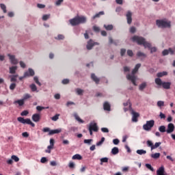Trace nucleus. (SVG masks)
Returning <instances> with one entry per match:
<instances>
[{"label":"nucleus","mask_w":175,"mask_h":175,"mask_svg":"<svg viewBox=\"0 0 175 175\" xmlns=\"http://www.w3.org/2000/svg\"><path fill=\"white\" fill-rule=\"evenodd\" d=\"M131 40L133 42H135V43H137V44H139V46H144V49H149L150 50L151 54L152 53H157V47L153 46L151 47V43L148 42L146 38L142 36H134L132 38Z\"/></svg>","instance_id":"f257e3e1"},{"label":"nucleus","mask_w":175,"mask_h":175,"mask_svg":"<svg viewBox=\"0 0 175 175\" xmlns=\"http://www.w3.org/2000/svg\"><path fill=\"white\" fill-rule=\"evenodd\" d=\"M142 67V64H137L131 71V74H127L126 75V78L129 80V81H131L133 85H137V83H136V81H137V77L135 75L137 72H139V69Z\"/></svg>","instance_id":"f03ea898"},{"label":"nucleus","mask_w":175,"mask_h":175,"mask_svg":"<svg viewBox=\"0 0 175 175\" xmlns=\"http://www.w3.org/2000/svg\"><path fill=\"white\" fill-rule=\"evenodd\" d=\"M69 21L70 24H71L72 27H75L76 25H79V24H85L87 23V17L84 16H77L75 18L70 19Z\"/></svg>","instance_id":"7ed1b4c3"},{"label":"nucleus","mask_w":175,"mask_h":175,"mask_svg":"<svg viewBox=\"0 0 175 175\" xmlns=\"http://www.w3.org/2000/svg\"><path fill=\"white\" fill-rule=\"evenodd\" d=\"M156 25L159 28H170L172 27L171 22L166 20H157Z\"/></svg>","instance_id":"20e7f679"},{"label":"nucleus","mask_w":175,"mask_h":175,"mask_svg":"<svg viewBox=\"0 0 175 175\" xmlns=\"http://www.w3.org/2000/svg\"><path fill=\"white\" fill-rule=\"evenodd\" d=\"M154 124H155V121L154 120H148L146 121V123L143 125V129L144 131L150 132V131H151V129L154 127Z\"/></svg>","instance_id":"39448f33"},{"label":"nucleus","mask_w":175,"mask_h":175,"mask_svg":"<svg viewBox=\"0 0 175 175\" xmlns=\"http://www.w3.org/2000/svg\"><path fill=\"white\" fill-rule=\"evenodd\" d=\"M17 120L18 122H21V124H27L28 125H31L33 128L35 126V123L32 122L29 118L24 119V118L18 117Z\"/></svg>","instance_id":"423d86ee"},{"label":"nucleus","mask_w":175,"mask_h":175,"mask_svg":"<svg viewBox=\"0 0 175 175\" xmlns=\"http://www.w3.org/2000/svg\"><path fill=\"white\" fill-rule=\"evenodd\" d=\"M94 46H99L98 42H95L92 39H90L89 41H88V44L86 45L87 50H92V47Z\"/></svg>","instance_id":"0eeeda50"},{"label":"nucleus","mask_w":175,"mask_h":175,"mask_svg":"<svg viewBox=\"0 0 175 175\" xmlns=\"http://www.w3.org/2000/svg\"><path fill=\"white\" fill-rule=\"evenodd\" d=\"M8 57H9V59L12 65H17V64H18V59L16 58L14 55L8 54Z\"/></svg>","instance_id":"6e6552de"},{"label":"nucleus","mask_w":175,"mask_h":175,"mask_svg":"<svg viewBox=\"0 0 175 175\" xmlns=\"http://www.w3.org/2000/svg\"><path fill=\"white\" fill-rule=\"evenodd\" d=\"M130 111H131V114H132V122H137V118H139V113H137V112H135V111L133 110V109H131L130 110Z\"/></svg>","instance_id":"1a4fd4ad"},{"label":"nucleus","mask_w":175,"mask_h":175,"mask_svg":"<svg viewBox=\"0 0 175 175\" xmlns=\"http://www.w3.org/2000/svg\"><path fill=\"white\" fill-rule=\"evenodd\" d=\"M137 58H139V59H140V61H144V59H146V58H147V54L139 51L137 52L136 54Z\"/></svg>","instance_id":"9d476101"},{"label":"nucleus","mask_w":175,"mask_h":175,"mask_svg":"<svg viewBox=\"0 0 175 175\" xmlns=\"http://www.w3.org/2000/svg\"><path fill=\"white\" fill-rule=\"evenodd\" d=\"M167 133H173L174 132V124L173 123H169L166 129Z\"/></svg>","instance_id":"9b49d317"},{"label":"nucleus","mask_w":175,"mask_h":175,"mask_svg":"<svg viewBox=\"0 0 175 175\" xmlns=\"http://www.w3.org/2000/svg\"><path fill=\"white\" fill-rule=\"evenodd\" d=\"M89 129L93 131L94 132H98V125L96 122H92L89 125Z\"/></svg>","instance_id":"f8f14e48"},{"label":"nucleus","mask_w":175,"mask_h":175,"mask_svg":"<svg viewBox=\"0 0 175 175\" xmlns=\"http://www.w3.org/2000/svg\"><path fill=\"white\" fill-rule=\"evenodd\" d=\"M126 21H127V24H132V12L131 11H128L126 14Z\"/></svg>","instance_id":"ddd939ff"},{"label":"nucleus","mask_w":175,"mask_h":175,"mask_svg":"<svg viewBox=\"0 0 175 175\" xmlns=\"http://www.w3.org/2000/svg\"><path fill=\"white\" fill-rule=\"evenodd\" d=\"M17 77H18V74H12L11 75L9 76L10 78V81L11 83H16V81H17Z\"/></svg>","instance_id":"4468645a"},{"label":"nucleus","mask_w":175,"mask_h":175,"mask_svg":"<svg viewBox=\"0 0 175 175\" xmlns=\"http://www.w3.org/2000/svg\"><path fill=\"white\" fill-rule=\"evenodd\" d=\"M31 119L34 122H39L40 121V115L39 113H35L32 116Z\"/></svg>","instance_id":"2eb2a0df"},{"label":"nucleus","mask_w":175,"mask_h":175,"mask_svg":"<svg viewBox=\"0 0 175 175\" xmlns=\"http://www.w3.org/2000/svg\"><path fill=\"white\" fill-rule=\"evenodd\" d=\"M17 66H12L9 68V73L10 75H16V72H17Z\"/></svg>","instance_id":"dca6fc26"},{"label":"nucleus","mask_w":175,"mask_h":175,"mask_svg":"<svg viewBox=\"0 0 175 175\" xmlns=\"http://www.w3.org/2000/svg\"><path fill=\"white\" fill-rule=\"evenodd\" d=\"M91 79L96 84H98L99 82L100 81V79H99L98 77H96V75L95 74H94V73L91 74Z\"/></svg>","instance_id":"f3484780"},{"label":"nucleus","mask_w":175,"mask_h":175,"mask_svg":"<svg viewBox=\"0 0 175 175\" xmlns=\"http://www.w3.org/2000/svg\"><path fill=\"white\" fill-rule=\"evenodd\" d=\"M157 175H165V167L161 166L157 170Z\"/></svg>","instance_id":"a211bd4d"},{"label":"nucleus","mask_w":175,"mask_h":175,"mask_svg":"<svg viewBox=\"0 0 175 175\" xmlns=\"http://www.w3.org/2000/svg\"><path fill=\"white\" fill-rule=\"evenodd\" d=\"M163 88L165 90H170V85H172V83L170 82H163V84L161 85Z\"/></svg>","instance_id":"6ab92c4d"},{"label":"nucleus","mask_w":175,"mask_h":175,"mask_svg":"<svg viewBox=\"0 0 175 175\" xmlns=\"http://www.w3.org/2000/svg\"><path fill=\"white\" fill-rule=\"evenodd\" d=\"M25 73H27V77L35 76V71L32 68H29Z\"/></svg>","instance_id":"aec40b11"},{"label":"nucleus","mask_w":175,"mask_h":175,"mask_svg":"<svg viewBox=\"0 0 175 175\" xmlns=\"http://www.w3.org/2000/svg\"><path fill=\"white\" fill-rule=\"evenodd\" d=\"M105 15V12L100 11L98 13L96 14L94 16H92V20H95V18H99L100 16Z\"/></svg>","instance_id":"412c9836"},{"label":"nucleus","mask_w":175,"mask_h":175,"mask_svg":"<svg viewBox=\"0 0 175 175\" xmlns=\"http://www.w3.org/2000/svg\"><path fill=\"white\" fill-rule=\"evenodd\" d=\"M103 108L106 111H110V104L108 102H105L103 105Z\"/></svg>","instance_id":"4be33fe9"},{"label":"nucleus","mask_w":175,"mask_h":175,"mask_svg":"<svg viewBox=\"0 0 175 175\" xmlns=\"http://www.w3.org/2000/svg\"><path fill=\"white\" fill-rule=\"evenodd\" d=\"M168 72L166 71H163L160 72H157V77L160 79V77H163V76H167Z\"/></svg>","instance_id":"5701e85b"},{"label":"nucleus","mask_w":175,"mask_h":175,"mask_svg":"<svg viewBox=\"0 0 175 175\" xmlns=\"http://www.w3.org/2000/svg\"><path fill=\"white\" fill-rule=\"evenodd\" d=\"M146 87H147V83L146 82H143L139 86V91H144V89L146 88Z\"/></svg>","instance_id":"b1692460"},{"label":"nucleus","mask_w":175,"mask_h":175,"mask_svg":"<svg viewBox=\"0 0 175 175\" xmlns=\"http://www.w3.org/2000/svg\"><path fill=\"white\" fill-rule=\"evenodd\" d=\"M118 152H120V150L118 147H114L111 149V154L113 155H117V154H118Z\"/></svg>","instance_id":"393cba45"},{"label":"nucleus","mask_w":175,"mask_h":175,"mask_svg":"<svg viewBox=\"0 0 175 175\" xmlns=\"http://www.w3.org/2000/svg\"><path fill=\"white\" fill-rule=\"evenodd\" d=\"M154 82L157 85H162L163 83V81H162V79L161 78L158 77L154 79Z\"/></svg>","instance_id":"a878e982"},{"label":"nucleus","mask_w":175,"mask_h":175,"mask_svg":"<svg viewBox=\"0 0 175 175\" xmlns=\"http://www.w3.org/2000/svg\"><path fill=\"white\" fill-rule=\"evenodd\" d=\"M136 152L138 154V155H144L147 154V151L143 149L137 150Z\"/></svg>","instance_id":"bb28decb"},{"label":"nucleus","mask_w":175,"mask_h":175,"mask_svg":"<svg viewBox=\"0 0 175 175\" xmlns=\"http://www.w3.org/2000/svg\"><path fill=\"white\" fill-rule=\"evenodd\" d=\"M30 88L32 91V92H38V88L36 87V85H35L34 83H32L31 85H30Z\"/></svg>","instance_id":"cd10ccee"},{"label":"nucleus","mask_w":175,"mask_h":175,"mask_svg":"<svg viewBox=\"0 0 175 175\" xmlns=\"http://www.w3.org/2000/svg\"><path fill=\"white\" fill-rule=\"evenodd\" d=\"M100 161V165H103V163H107V162H109V158L103 157V158H101Z\"/></svg>","instance_id":"c85d7f7f"},{"label":"nucleus","mask_w":175,"mask_h":175,"mask_svg":"<svg viewBox=\"0 0 175 175\" xmlns=\"http://www.w3.org/2000/svg\"><path fill=\"white\" fill-rule=\"evenodd\" d=\"M24 100L22 98L21 100H15L14 102V105H16V103H18V105H19V106H23L24 105Z\"/></svg>","instance_id":"c756f323"},{"label":"nucleus","mask_w":175,"mask_h":175,"mask_svg":"<svg viewBox=\"0 0 175 175\" xmlns=\"http://www.w3.org/2000/svg\"><path fill=\"white\" fill-rule=\"evenodd\" d=\"M104 28L107 31H111L113 28H114V27L113 26V25H104Z\"/></svg>","instance_id":"7c9ffc66"},{"label":"nucleus","mask_w":175,"mask_h":175,"mask_svg":"<svg viewBox=\"0 0 175 175\" xmlns=\"http://www.w3.org/2000/svg\"><path fill=\"white\" fill-rule=\"evenodd\" d=\"M151 158H153V159H158V158H159L161 157V153L159 152H157L154 154H152L150 155Z\"/></svg>","instance_id":"2f4dec72"},{"label":"nucleus","mask_w":175,"mask_h":175,"mask_svg":"<svg viewBox=\"0 0 175 175\" xmlns=\"http://www.w3.org/2000/svg\"><path fill=\"white\" fill-rule=\"evenodd\" d=\"M75 92L77 95H83L84 94V90L80 89V88H77L75 90Z\"/></svg>","instance_id":"473e14b6"},{"label":"nucleus","mask_w":175,"mask_h":175,"mask_svg":"<svg viewBox=\"0 0 175 175\" xmlns=\"http://www.w3.org/2000/svg\"><path fill=\"white\" fill-rule=\"evenodd\" d=\"M72 159H77L78 161H81V159H83V157L79 154H76L72 156Z\"/></svg>","instance_id":"72a5a7b5"},{"label":"nucleus","mask_w":175,"mask_h":175,"mask_svg":"<svg viewBox=\"0 0 175 175\" xmlns=\"http://www.w3.org/2000/svg\"><path fill=\"white\" fill-rule=\"evenodd\" d=\"M55 40H64L65 39V36L62 34H59L57 36L55 37Z\"/></svg>","instance_id":"f704fd0d"},{"label":"nucleus","mask_w":175,"mask_h":175,"mask_svg":"<svg viewBox=\"0 0 175 175\" xmlns=\"http://www.w3.org/2000/svg\"><path fill=\"white\" fill-rule=\"evenodd\" d=\"M123 105L124 106V107H126V106H128L129 105V110L131 111V109L132 110L133 109H132V104H131V100H128L126 103H123Z\"/></svg>","instance_id":"c9c22d12"},{"label":"nucleus","mask_w":175,"mask_h":175,"mask_svg":"<svg viewBox=\"0 0 175 175\" xmlns=\"http://www.w3.org/2000/svg\"><path fill=\"white\" fill-rule=\"evenodd\" d=\"M168 53L170 54V55H174L175 53V46H173V48H169L168 49Z\"/></svg>","instance_id":"e433bc0d"},{"label":"nucleus","mask_w":175,"mask_h":175,"mask_svg":"<svg viewBox=\"0 0 175 175\" xmlns=\"http://www.w3.org/2000/svg\"><path fill=\"white\" fill-rule=\"evenodd\" d=\"M159 132H161V133H165V132H166V126H160L159 127Z\"/></svg>","instance_id":"4c0bfd02"},{"label":"nucleus","mask_w":175,"mask_h":175,"mask_svg":"<svg viewBox=\"0 0 175 175\" xmlns=\"http://www.w3.org/2000/svg\"><path fill=\"white\" fill-rule=\"evenodd\" d=\"M0 7L1 10H3V13H8V10H6V5L5 4L1 3Z\"/></svg>","instance_id":"58836bf2"},{"label":"nucleus","mask_w":175,"mask_h":175,"mask_svg":"<svg viewBox=\"0 0 175 175\" xmlns=\"http://www.w3.org/2000/svg\"><path fill=\"white\" fill-rule=\"evenodd\" d=\"M16 87H17V84H16V83H12L10 85V90L11 91H14V90L16 89Z\"/></svg>","instance_id":"ea45409f"},{"label":"nucleus","mask_w":175,"mask_h":175,"mask_svg":"<svg viewBox=\"0 0 175 175\" xmlns=\"http://www.w3.org/2000/svg\"><path fill=\"white\" fill-rule=\"evenodd\" d=\"M74 117L75 118L77 121H78L79 122H81V124L84 122V121L81 120V118H80V117H79V116L77 113L74 115Z\"/></svg>","instance_id":"a19ab883"},{"label":"nucleus","mask_w":175,"mask_h":175,"mask_svg":"<svg viewBox=\"0 0 175 175\" xmlns=\"http://www.w3.org/2000/svg\"><path fill=\"white\" fill-rule=\"evenodd\" d=\"M33 80L36 84H38V85H39L40 87V85H42V83L39 81V78L37 76L33 77Z\"/></svg>","instance_id":"79ce46f5"},{"label":"nucleus","mask_w":175,"mask_h":175,"mask_svg":"<svg viewBox=\"0 0 175 175\" xmlns=\"http://www.w3.org/2000/svg\"><path fill=\"white\" fill-rule=\"evenodd\" d=\"M50 14H44L42 16V21H47V20H49V18H50Z\"/></svg>","instance_id":"37998d69"},{"label":"nucleus","mask_w":175,"mask_h":175,"mask_svg":"<svg viewBox=\"0 0 175 175\" xmlns=\"http://www.w3.org/2000/svg\"><path fill=\"white\" fill-rule=\"evenodd\" d=\"M59 119V113H57L53 117L51 118L52 121H58Z\"/></svg>","instance_id":"c03bdc74"},{"label":"nucleus","mask_w":175,"mask_h":175,"mask_svg":"<svg viewBox=\"0 0 175 175\" xmlns=\"http://www.w3.org/2000/svg\"><path fill=\"white\" fill-rule=\"evenodd\" d=\"M146 144L148 147H150L151 150H152V147H154V144L152 143V141L148 140L146 142Z\"/></svg>","instance_id":"a18cd8bd"},{"label":"nucleus","mask_w":175,"mask_h":175,"mask_svg":"<svg viewBox=\"0 0 175 175\" xmlns=\"http://www.w3.org/2000/svg\"><path fill=\"white\" fill-rule=\"evenodd\" d=\"M161 144H162L161 142H156L154 145H153V146L152 147V150H155V148H158V147H159Z\"/></svg>","instance_id":"49530a36"},{"label":"nucleus","mask_w":175,"mask_h":175,"mask_svg":"<svg viewBox=\"0 0 175 175\" xmlns=\"http://www.w3.org/2000/svg\"><path fill=\"white\" fill-rule=\"evenodd\" d=\"M104 142H105V137H103L101 138V140H100V142H98L96 143V146H97L98 147H99L100 146H101L102 144H103Z\"/></svg>","instance_id":"de8ad7c7"},{"label":"nucleus","mask_w":175,"mask_h":175,"mask_svg":"<svg viewBox=\"0 0 175 175\" xmlns=\"http://www.w3.org/2000/svg\"><path fill=\"white\" fill-rule=\"evenodd\" d=\"M157 106L158 107H162V106H165V102H163V100H159L157 102Z\"/></svg>","instance_id":"09e8293b"},{"label":"nucleus","mask_w":175,"mask_h":175,"mask_svg":"<svg viewBox=\"0 0 175 175\" xmlns=\"http://www.w3.org/2000/svg\"><path fill=\"white\" fill-rule=\"evenodd\" d=\"M145 166L146 167H147V169H149V170H151V172H154V167L151 166V164L146 163Z\"/></svg>","instance_id":"8fccbe9b"},{"label":"nucleus","mask_w":175,"mask_h":175,"mask_svg":"<svg viewBox=\"0 0 175 175\" xmlns=\"http://www.w3.org/2000/svg\"><path fill=\"white\" fill-rule=\"evenodd\" d=\"M44 109H49V107H40V106H37L36 109L38 111H42V110H44Z\"/></svg>","instance_id":"3c124183"},{"label":"nucleus","mask_w":175,"mask_h":175,"mask_svg":"<svg viewBox=\"0 0 175 175\" xmlns=\"http://www.w3.org/2000/svg\"><path fill=\"white\" fill-rule=\"evenodd\" d=\"M12 159H13V161H14L15 162H18V161H20V159L18 158V157L16 156V155H12L11 157Z\"/></svg>","instance_id":"603ef678"},{"label":"nucleus","mask_w":175,"mask_h":175,"mask_svg":"<svg viewBox=\"0 0 175 175\" xmlns=\"http://www.w3.org/2000/svg\"><path fill=\"white\" fill-rule=\"evenodd\" d=\"M162 55H163V56L169 55V49H164L162 51Z\"/></svg>","instance_id":"864d4df0"},{"label":"nucleus","mask_w":175,"mask_h":175,"mask_svg":"<svg viewBox=\"0 0 175 175\" xmlns=\"http://www.w3.org/2000/svg\"><path fill=\"white\" fill-rule=\"evenodd\" d=\"M123 70H124V73H126V72H131V67L124 66Z\"/></svg>","instance_id":"5fc2aeb1"},{"label":"nucleus","mask_w":175,"mask_h":175,"mask_svg":"<svg viewBox=\"0 0 175 175\" xmlns=\"http://www.w3.org/2000/svg\"><path fill=\"white\" fill-rule=\"evenodd\" d=\"M125 53H126V49H120L121 57H124V55H125Z\"/></svg>","instance_id":"6e6d98bb"},{"label":"nucleus","mask_w":175,"mask_h":175,"mask_svg":"<svg viewBox=\"0 0 175 175\" xmlns=\"http://www.w3.org/2000/svg\"><path fill=\"white\" fill-rule=\"evenodd\" d=\"M76 105V103H75V102H73V101H68L67 103L66 104L67 107H69V106H72V105Z\"/></svg>","instance_id":"4d7b16f0"},{"label":"nucleus","mask_w":175,"mask_h":175,"mask_svg":"<svg viewBox=\"0 0 175 175\" xmlns=\"http://www.w3.org/2000/svg\"><path fill=\"white\" fill-rule=\"evenodd\" d=\"M29 98H31V96L29 95V94H26L24 95L23 98H22L24 101L27 100V99H29Z\"/></svg>","instance_id":"13d9d810"},{"label":"nucleus","mask_w":175,"mask_h":175,"mask_svg":"<svg viewBox=\"0 0 175 175\" xmlns=\"http://www.w3.org/2000/svg\"><path fill=\"white\" fill-rule=\"evenodd\" d=\"M92 142V139H84L83 143L85 144H89L90 146Z\"/></svg>","instance_id":"bf43d9fd"},{"label":"nucleus","mask_w":175,"mask_h":175,"mask_svg":"<svg viewBox=\"0 0 175 175\" xmlns=\"http://www.w3.org/2000/svg\"><path fill=\"white\" fill-rule=\"evenodd\" d=\"M49 161L46 157H42L40 159L41 163H46Z\"/></svg>","instance_id":"052dcab7"},{"label":"nucleus","mask_w":175,"mask_h":175,"mask_svg":"<svg viewBox=\"0 0 175 175\" xmlns=\"http://www.w3.org/2000/svg\"><path fill=\"white\" fill-rule=\"evenodd\" d=\"M159 117H160L161 120H165V118H166V115H165L162 112H160Z\"/></svg>","instance_id":"680f3d73"},{"label":"nucleus","mask_w":175,"mask_h":175,"mask_svg":"<svg viewBox=\"0 0 175 175\" xmlns=\"http://www.w3.org/2000/svg\"><path fill=\"white\" fill-rule=\"evenodd\" d=\"M127 55H129V57H133V51H132V50H128Z\"/></svg>","instance_id":"e2e57ef3"},{"label":"nucleus","mask_w":175,"mask_h":175,"mask_svg":"<svg viewBox=\"0 0 175 175\" xmlns=\"http://www.w3.org/2000/svg\"><path fill=\"white\" fill-rule=\"evenodd\" d=\"M68 167H70V169H73L75 167V163L70 161L68 164Z\"/></svg>","instance_id":"0e129e2a"},{"label":"nucleus","mask_w":175,"mask_h":175,"mask_svg":"<svg viewBox=\"0 0 175 175\" xmlns=\"http://www.w3.org/2000/svg\"><path fill=\"white\" fill-rule=\"evenodd\" d=\"M93 30L94 32H99V31H100V28H99V27L94 26Z\"/></svg>","instance_id":"69168bd1"},{"label":"nucleus","mask_w":175,"mask_h":175,"mask_svg":"<svg viewBox=\"0 0 175 175\" xmlns=\"http://www.w3.org/2000/svg\"><path fill=\"white\" fill-rule=\"evenodd\" d=\"M69 79H63L62 80V84H69Z\"/></svg>","instance_id":"338daca9"},{"label":"nucleus","mask_w":175,"mask_h":175,"mask_svg":"<svg viewBox=\"0 0 175 175\" xmlns=\"http://www.w3.org/2000/svg\"><path fill=\"white\" fill-rule=\"evenodd\" d=\"M19 64H20L21 67H22L23 69L25 68V66H27L25 65V63H24V62H23V61L19 62Z\"/></svg>","instance_id":"774afa93"}]
</instances>
